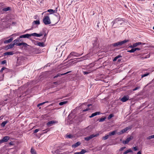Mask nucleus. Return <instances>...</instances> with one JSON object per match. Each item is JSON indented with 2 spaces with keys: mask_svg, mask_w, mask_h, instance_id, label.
I'll return each instance as SVG.
<instances>
[{
  "mask_svg": "<svg viewBox=\"0 0 154 154\" xmlns=\"http://www.w3.org/2000/svg\"><path fill=\"white\" fill-rule=\"evenodd\" d=\"M54 11L53 9H49L47 11V12L50 13V14H52L54 13Z\"/></svg>",
  "mask_w": 154,
  "mask_h": 154,
  "instance_id": "nucleus-31",
  "label": "nucleus"
},
{
  "mask_svg": "<svg viewBox=\"0 0 154 154\" xmlns=\"http://www.w3.org/2000/svg\"><path fill=\"white\" fill-rule=\"evenodd\" d=\"M7 61L6 60H4L3 61H2L1 62V64H5L6 63Z\"/></svg>",
  "mask_w": 154,
  "mask_h": 154,
  "instance_id": "nucleus-44",
  "label": "nucleus"
},
{
  "mask_svg": "<svg viewBox=\"0 0 154 154\" xmlns=\"http://www.w3.org/2000/svg\"><path fill=\"white\" fill-rule=\"evenodd\" d=\"M82 54L83 53L81 54H80L76 52L72 51V52L68 55L67 57V58H72L73 57H79L82 56Z\"/></svg>",
  "mask_w": 154,
  "mask_h": 154,
  "instance_id": "nucleus-2",
  "label": "nucleus"
},
{
  "mask_svg": "<svg viewBox=\"0 0 154 154\" xmlns=\"http://www.w3.org/2000/svg\"><path fill=\"white\" fill-rule=\"evenodd\" d=\"M9 144L10 145H14V142H11L9 143Z\"/></svg>",
  "mask_w": 154,
  "mask_h": 154,
  "instance_id": "nucleus-50",
  "label": "nucleus"
},
{
  "mask_svg": "<svg viewBox=\"0 0 154 154\" xmlns=\"http://www.w3.org/2000/svg\"><path fill=\"white\" fill-rule=\"evenodd\" d=\"M31 36H36L37 37H39V35L38 34H37L36 33H34L31 34Z\"/></svg>",
  "mask_w": 154,
  "mask_h": 154,
  "instance_id": "nucleus-24",
  "label": "nucleus"
},
{
  "mask_svg": "<svg viewBox=\"0 0 154 154\" xmlns=\"http://www.w3.org/2000/svg\"><path fill=\"white\" fill-rule=\"evenodd\" d=\"M74 154H79L78 152H75Z\"/></svg>",
  "mask_w": 154,
  "mask_h": 154,
  "instance_id": "nucleus-64",
  "label": "nucleus"
},
{
  "mask_svg": "<svg viewBox=\"0 0 154 154\" xmlns=\"http://www.w3.org/2000/svg\"><path fill=\"white\" fill-rule=\"evenodd\" d=\"M39 35V37H40L41 36H42L43 35V34L41 33L38 34Z\"/></svg>",
  "mask_w": 154,
  "mask_h": 154,
  "instance_id": "nucleus-61",
  "label": "nucleus"
},
{
  "mask_svg": "<svg viewBox=\"0 0 154 154\" xmlns=\"http://www.w3.org/2000/svg\"><path fill=\"white\" fill-rule=\"evenodd\" d=\"M122 60V59H118V60H117V63H119L120 62H121V60Z\"/></svg>",
  "mask_w": 154,
  "mask_h": 154,
  "instance_id": "nucleus-41",
  "label": "nucleus"
},
{
  "mask_svg": "<svg viewBox=\"0 0 154 154\" xmlns=\"http://www.w3.org/2000/svg\"><path fill=\"white\" fill-rule=\"evenodd\" d=\"M31 36V34H26L24 35H23L20 36V38H29V37Z\"/></svg>",
  "mask_w": 154,
  "mask_h": 154,
  "instance_id": "nucleus-8",
  "label": "nucleus"
},
{
  "mask_svg": "<svg viewBox=\"0 0 154 154\" xmlns=\"http://www.w3.org/2000/svg\"><path fill=\"white\" fill-rule=\"evenodd\" d=\"M116 57H115L114 58V59H113V61H116Z\"/></svg>",
  "mask_w": 154,
  "mask_h": 154,
  "instance_id": "nucleus-63",
  "label": "nucleus"
},
{
  "mask_svg": "<svg viewBox=\"0 0 154 154\" xmlns=\"http://www.w3.org/2000/svg\"><path fill=\"white\" fill-rule=\"evenodd\" d=\"M146 139H152L151 137V136H149L147 137Z\"/></svg>",
  "mask_w": 154,
  "mask_h": 154,
  "instance_id": "nucleus-56",
  "label": "nucleus"
},
{
  "mask_svg": "<svg viewBox=\"0 0 154 154\" xmlns=\"http://www.w3.org/2000/svg\"><path fill=\"white\" fill-rule=\"evenodd\" d=\"M67 103V101H63L59 103V105L60 106H62L65 104H66Z\"/></svg>",
  "mask_w": 154,
  "mask_h": 154,
  "instance_id": "nucleus-26",
  "label": "nucleus"
},
{
  "mask_svg": "<svg viewBox=\"0 0 154 154\" xmlns=\"http://www.w3.org/2000/svg\"><path fill=\"white\" fill-rule=\"evenodd\" d=\"M4 142V141H3V139H2V140H0V144H1Z\"/></svg>",
  "mask_w": 154,
  "mask_h": 154,
  "instance_id": "nucleus-52",
  "label": "nucleus"
},
{
  "mask_svg": "<svg viewBox=\"0 0 154 154\" xmlns=\"http://www.w3.org/2000/svg\"><path fill=\"white\" fill-rule=\"evenodd\" d=\"M14 54L13 51H10V52H6L4 53L3 54L4 56H5L6 55H12Z\"/></svg>",
  "mask_w": 154,
  "mask_h": 154,
  "instance_id": "nucleus-16",
  "label": "nucleus"
},
{
  "mask_svg": "<svg viewBox=\"0 0 154 154\" xmlns=\"http://www.w3.org/2000/svg\"><path fill=\"white\" fill-rule=\"evenodd\" d=\"M133 149L134 151H136L138 150V149L136 147H133Z\"/></svg>",
  "mask_w": 154,
  "mask_h": 154,
  "instance_id": "nucleus-54",
  "label": "nucleus"
},
{
  "mask_svg": "<svg viewBox=\"0 0 154 154\" xmlns=\"http://www.w3.org/2000/svg\"><path fill=\"white\" fill-rule=\"evenodd\" d=\"M86 152V151L83 149H82L80 152H78L79 154H84Z\"/></svg>",
  "mask_w": 154,
  "mask_h": 154,
  "instance_id": "nucleus-27",
  "label": "nucleus"
},
{
  "mask_svg": "<svg viewBox=\"0 0 154 154\" xmlns=\"http://www.w3.org/2000/svg\"><path fill=\"white\" fill-rule=\"evenodd\" d=\"M43 22L45 25H48L51 23L50 18L48 16H45L43 19Z\"/></svg>",
  "mask_w": 154,
  "mask_h": 154,
  "instance_id": "nucleus-3",
  "label": "nucleus"
},
{
  "mask_svg": "<svg viewBox=\"0 0 154 154\" xmlns=\"http://www.w3.org/2000/svg\"><path fill=\"white\" fill-rule=\"evenodd\" d=\"M89 108H86V109H84L83 110V112H86V111H87L88 110H89Z\"/></svg>",
  "mask_w": 154,
  "mask_h": 154,
  "instance_id": "nucleus-48",
  "label": "nucleus"
},
{
  "mask_svg": "<svg viewBox=\"0 0 154 154\" xmlns=\"http://www.w3.org/2000/svg\"><path fill=\"white\" fill-rule=\"evenodd\" d=\"M106 119V117H102L99 120V122H103Z\"/></svg>",
  "mask_w": 154,
  "mask_h": 154,
  "instance_id": "nucleus-30",
  "label": "nucleus"
},
{
  "mask_svg": "<svg viewBox=\"0 0 154 154\" xmlns=\"http://www.w3.org/2000/svg\"><path fill=\"white\" fill-rule=\"evenodd\" d=\"M6 69V68H5V67H2L1 69L0 70V72H2L3 71Z\"/></svg>",
  "mask_w": 154,
  "mask_h": 154,
  "instance_id": "nucleus-43",
  "label": "nucleus"
},
{
  "mask_svg": "<svg viewBox=\"0 0 154 154\" xmlns=\"http://www.w3.org/2000/svg\"><path fill=\"white\" fill-rule=\"evenodd\" d=\"M48 101H46L45 102H43L41 103H39L37 105V106L39 107V106L42 105L46 103H48Z\"/></svg>",
  "mask_w": 154,
  "mask_h": 154,
  "instance_id": "nucleus-36",
  "label": "nucleus"
},
{
  "mask_svg": "<svg viewBox=\"0 0 154 154\" xmlns=\"http://www.w3.org/2000/svg\"><path fill=\"white\" fill-rule=\"evenodd\" d=\"M20 37L19 38H17V39H16V40H18V42L21 41V40H20Z\"/></svg>",
  "mask_w": 154,
  "mask_h": 154,
  "instance_id": "nucleus-55",
  "label": "nucleus"
},
{
  "mask_svg": "<svg viewBox=\"0 0 154 154\" xmlns=\"http://www.w3.org/2000/svg\"><path fill=\"white\" fill-rule=\"evenodd\" d=\"M132 128V125L127 127L121 130L118 133L119 134H121L127 131L131 130Z\"/></svg>",
  "mask_w": 154,
  "mask_h": 154,
  "instance_id": "nucleus-5",
  "label": "nucleus"
},
{
  "mask_svg": "<svg viewBox=\"0 0 154 154\" xmlns=\"http://www.w3.org/2000/svg\"><path fill=\"white\" fill-rule=\"evenodd\" d=\"M149 74V73H147L143 75H142V78H143V77H144L147 76Z\"/></svg>",
  "mask_w": 154,
  "mask_h": 154,
  "instance_id": "nucleus-40",
  "label": "nucleus"
},
{
  "mask_svg": "<svg viewBox=\"0 0 154 154\" xmlns=\"http://www.w3.org/2000/svg\"><path fill=\"white\" fill-rule=\"evenodd\" d=\"M143 44V43H142L140 42H138L137 43H135L133 45V47H136L138 45H140L141 44Z\"/></svg>",
  "mask_w": 154,
  "mask_h": 154,
  "instance_id": "nucleus-20",
  "label": "nucleus"
},
{
  "mask_svg": "<svg viewBox=\"0 0 154 154\" xmlns=\"http://www.w3.org/2000/svg\"><path fill=\"white\" fill-rule=\"evenodd\" d=\"M31 153L32 154H36V152L35 151V150L34 149H31Z\"/></svg>",
  "mask_w": 154,
  "mask_h": 154,
  "instance_id": "nucleus-35",
  "label": "nucleus"
},
{
  "mask_svg": "<svg viewBox=\"0 0 154 154\" xmlns=\"http://www.w3.org/2000/svg\"><path fill=\"white\" fill-rule=\"evenodd\" d=\"M7 123V121H4L2 123L1 126L2 127H4Z\"/></svg>",
  "mask_w": 154,
  "mask_h": 154,
  "instance_id": "nucleus-28",
  "label": "nucleus"
},
{
  "mask_svg": "<svg viewBox=\"0 0 154 154\" xmlns=\"http://www.w3.org/2000/svg\"><path fill=\"white\" fill-rule=\"evenodd\" d=\"M81 144V142L79 141L75 143L72 145V146L73 148H75L79 146Z\"/></svg>",
  "mask_w": 154,
  "mask_h": 154,
  "instance_id": "nucleus-13",
  "label": "nucleus"
},
{
  "mask_svg": "<svg viewBox=\"0 0 154 154\" xmlns=\"http://www.w3.org/2000/svg\"><path fill=\"white\" fill-rule=\"evenodd\" d=\"M73 137L72 135L71 134L67 135H66V137L67 138H70L72 137Z\"/></svg>",
  "mask_w": 154,
  "mask_h": 154,
  "instance_id": "nucleus-34",
  "label": "nucleus"
},
{
  "mask_svg": "<svg viewBox=\"0 0 154 154\" xmlns=\"http://www.w3.org/2000/svg\"><path fill=\"white\" fill-rule=\"evenodd\" d=\"M17 45L18 46L21 45H22V42L17 43Z\"/></svg>",
  "mask_w": 154,
  "mask_h": 154,
  "instance_id": "nucleus-51",
  "label": "nucleus"
},
{
  "mask_svg": "<svg viewBox=\"0 0 154 154\" xmlns=\"http://www.w3.org/2000/svg\"><path fill=\"white\" fill-rule=\"evenodd\" d=\"M71 72V71H68L66 72V73H63V74H60V73H59L57 74L56 75L54 76V79L56 78H57L58 77H60L61 76L64 75L67 73H70Z\"/></svg>",
  "mask_w": 154,
  "mask_h": 154,
  "instance_id": "nucleus-9",
  "label": "nucleus"
},
{
  "mask_svg": "<svg viewBox=\"0 0 154 154\" xmlns=\"http://www.w3.org/2000/svg\"><path fill=\"white\" fill-rule=\"evenodd\" d=\"M57 8H56V9L55 10H54V13H56L57 11Z\"/></svg>",
  "mask_w": 154,
  "mask_h": 154,
  "instance_id": "nucleus-58",
  "label": "nucleus"
},
{
  "mask_svg": "<svg viewBox=\"0 0 154 154\" xmlns=\"http://www.w3.org/2000/svg\"><path fill=\"white\" fill-rule=\"evenodd\" d=\"M128 51L129 52H130V53H133V52H135V50L134 48V49H132Z\"/></svg>",
  "mask_w": 154,
  "mask_h": 154,
  "instance_id": "nucleus-39",
  "label": "nucleus"
},
{
  "mask_svg": "<svg viewBox=\"0 0 154 154\" xmlns=\"http://www.w3.org/2000/svg\"><path fill=\"white\" fill-rule=\"evenodd\" d=\"M140 88V87H136V88H134V89H133V91H136V90L139 89V88Z\"/></svg>",
  "mask_w": 154,
  "mask_h": 154,
  "instance_id": "nucleus-47",
  "label": "nucleus"
},
{
  "mask_svg": "<svg viewBox=\"0 0 154 154\" xmlns=\"http://www.w3.org/2000/svg\"><path fill=\"white\" fill-rule=\"evenodd\" d=\"M52 152L53 154H60V151L59 150L57 149L54 152L52 151Z\"/></svg>",
  "mask_w": 154,
  "mask_h": 154,
  "instance_id": "nucleus-23",
  "label": "nucleus"
},
{
  "mask_svg": "<svg viewBox=\"0 0 154 154\" xmlns=\"http://www.w3.org/2000/svg\"><path fill=\"white\" fill-rule=\"evenodd\" d=\"M14 43L15 45H17V44L18 42V40L15 39L14 41Z\"/></svg>",
  "mask_w": 154,
  "mask_h": 154,
  "instance_id": "nucleus-42",
  "label": "nucleus"
},
{
  "mask_svg": "<svg viewBox=\"0 0 154 154\" xmlns=\"http://www.w3.org/2000/svg\"><path fill=\"white\" fill-rule=\"evenodd\" d=\"M13 38H11L10 39L8 40H6L4 41V43L5 44H7L8 43H9L11 42V41L13 40Z\"/></svg>",
  "mask_w": 154,
  "mask_h": 154,
  "instance_id": "nucleus-17",
  "label": "nucleus"
},
{
  "mask_svg": "<svg viewBox=\"0 0 154 154\" xmlns=\"http://www.w3.org/2000/svg\"><path fill=\"white\" fill-rule=\"evenodd\" d=\"M88 56L87 55L81 57L79 58H76L78 60V62L82 61V60L86 59L88 58Z\"/></svg>",
  "mask_w": 154,
  "mask_h": 154,
  "instance_id": "nucleus-10",
  "label": "nucleus"
},
{
  "mask_svg": "<svg viewBox=\"0 0 154 154\" xmlns=\"http://www.w3.org/2000/svg\"><path fill=\"white\" fill-rule=\"evenodd\" d=\"M151 137L152 139L154 138V135H151Z\"/></svg>",
  "mask_w": 154,
  "mask_h": 154,
  "instance_id": "nucleus-59",
  "label": "nucleus"
},
{
  "mask_svg": "<svg viewBox=\"0 0 154 154\" xmlns=\"http://www.w3.org/2000/svg\"><path fill=\"white\" fill-rule=\"evenodd\" d=\"M100 112H97L94 113H92L91 115L90 116V118H92L97 115H99L100 114Z\"/></svg>",
  "mask_w": 154,
  "mask_h": 154,
  "instance_id": "nucleus-15",
  "label": "nucleus"
},
{
  "mask_svg": "<svg viewBox=\"0 0 154 154\" xmlns=\"http://www.w3.org/2000/svg\"><path fill=\"white\" fill-rule=\"evenodd\" d=\"M33 23H34L36 25H39L40 24V22L39 20H34L33 21Z\"/></svg>",
  "mask_w": 154,
  "mask_h": 154,
  "instance_id": "nucleus-25",
  "label": "nucleus"
},
{
  "mask_svg": "<svg viewBox=\"0 0 154 154\" xmlns=\"http://www.w3.org/2000/svg\"><path fill=\"white\" fill-rule=\"evenodd\" d=\"M133 139V137L130 136L129 137L127 138L125 140L123 141V143L124 144H127L128 143L130 140Z\"/></svg>",
  "mask_w": 154,
  "mask_h": 154,
  "instance_id": "nucleus-7",
  "label": "nucleus"
},
{
  "mask_svg": "<svg viewBox=\"0 0 154 154\" xmlns=\"http://www.w3.org/2000/svg\"><path fill=\"white\" fill-rule=\"evenodd\" d=\"M97 40L98 39L97 38H94V39L93 40V44L94 46H97Z\"/></svg>",
  "mask_w": 154,
  "mask_h": 154,
  "instance_id": "nucleus-12",
  "label": "nucleus"
},
{
  "mask_svg": "<svg viewBox=\"0 0 154 154\" xmlns=\"http://www.w3.org/2000/svg\"><path fill=\"white\" fill-rule=\"evenodd\" d=\"M24 47H26L27 46H29V45H28L25 42H22V45Z\"/></svg>",
  "mask_w": 154,
  "mask_h": 154,
  "instance_id": "nucleus-32",
  "label": "nucleus"
},
{
  "mask_svg": "<svg viewBox=\"0 0 154 154\" xmlns=\"http://www.w3.org/2000/svg\"><path fill=\"white\" fill-rule=\"evenodd\" d=\"M14 45H15L14 44V43L13 44L11 43L9 45V48H12L14 47Z\"/></svg>",
  "mask_w": 154,
  "mask_h": 154,
  "instance_id": "nucleus-38",
  "label": "nucleus"
},
{
  "mask_svg": "<svg viewBox=\"0 0 154 154\" xmlns=\"http://www.w3.org/2000/svg\"><path fill=\"white\" fill-rule=\"evenodd\" d=\"M11 10V8L10 7H8L7 8H3L2 11H10Z\"/></svg>",
  "mask_w": 154,
  "mask_h": 154,
  "instance_id": "nucleus-22",
  "label": "nucleus"
},
{
  "mask_svg": "<svg viewBox=\"0 0 154 154\" xmlns=\"http://www.w3.org/2000/svg\"><path fill=\"white\" fill-rule=\"evenodd\" d=\"M113 114H110L109 115V116H108L107 119H111L112 118L113 116Z\"/></svg>",
  "mask_w": 154,
  "mask_h": 154,
  "instance_id": "nucleus-33",
  "label": "nucleus"
},
{
  "mask_svg": "<svg viewBox=\"0 0 154 154\" xmlns=\"http://www.w3.org/2000/svg\"><path fill=\"white\" fill-rule=\"evenodd\" d=\"M129 97L128 96H124L121 100L123 102H125L129 99Z\"/></svg>",
  "mask_w": 154,
  "mask_h": 154,
  "instance_id": "nucleus-11",
  "label": "nucleus"
},
{
  "mask_svg": "<svg viewBox=\"0 0 154 154\" xmlns=\"http://www.w3.org/2000/svg\"><path fill=\"white\" fill-rule=\"evenodd\" d=\"M122 57V56H121L120 55H118V56H116V61H117V60L118 58H119L120 57Z\"/></svg>",
  "mask_w": 154,
  "mask_h": 154,
  "instance_id": "nucleus-46",
  "label": "nucleus"
},
{
  "mask_svg": "<svg viewBox=\"0 0 154 154\" xmlns=\"http://www.w3.org/2000/svg\"><path fill=\"white\" fill-rule=\"evenodd\" d=\"M2 139L4 142H6L9 139V137L8 136H6L4 137Z\"/></svg>",
  "mask_w": 154,
  "mask_h": 154,
  "instance_id": "nucleus-19",
  "label": "nucleus"
},
{
  "mask_svg": "<svg viewBox=\"0 0 154 154\" xmlns=\"http://www.w3.org/2000/svg\"><path fill=\"white\" fill-rule=\"evenodd\" d=\"M55 123L54 121H51L48 122L47 123V125L49 126H51Z\"/></svg>",
  "mask_w": 154,
  "mask_h": 154,
  "instance_id": "nucleus-14",
  "label": "nucleus"
},
{
  "mask_svg": "<svg viewBox=\"0 0 154 154\" xmlns=\"http://www.w3.org/2000/svg\"><path fill=\"white\" fill-rule=\"evenodd\" d=\"M99 134H92L90 135L89 136L85 138V140L87 141H89L90 139H91L92 138H93L94 137H97L99 136Z\"/></svg>",
  "mask_w": 154,
  "mask_h": 154,
  "instance_id": "nucleus-4",
  "label": "nucleus"
},
{
  "mask_svg": "<svg viewBox=\"0 0 154 154\" xmlns=\"http://www.w3.org/2000/svg\"><path fill=\"white\" fill-rule=\"evenodd\" d=\"M133 151L131 149H128L126 151H125L124 152L123 154H126L129 152H132Z\"/></svg>",
  "mask_w": 154,
  "mask_h": 154,
  "instance_id": "nucleus-21",
  "label": "nucleus"
},
{
  "mask_svg": "<svg viewBox=\"0 0 154 154\" xmlns=\"http://www.w3.org/2000/svg\"><path fill=\"white\" fill-rule=\"evenodd\" d=\"M39 129H36L34 131V133H37L38 131H39Z\"/></svg>",
  "mask_w": 154,
  "mask_h": 154,
  "instance_id": "nucleus-45",
  "label": "nucleus"
},
{
  "mask_svg": "<svg viewBox=\"0 0 154 154\" xmlns=\"http://www.w3.org/2000/svg\"><path fill=\"white\" fill-rule=\"evenodd\" d=\"M137 154H141V153L140 151H139L137 153Z\"/></svg>",
  "mask_w": 154,
  "mask_h": 154,
  "instance_id": "nucleus-60",
  "label": "nucleus"
},
{
  "mask_svg": "<svg viewBox=\"0 0 154 154\" xmlns=\"http://www.w3.org/2000/svg\"><path fill=\"white\" fill-rule=\"evenodd\" d=\"M36 45L41 47H43L45 46L44 43L41 42H38Z\"/></svg>",
  "mask_w": 154,
  "mask_h": 154,
  "instance_id": "nucleus-18",
  "label": "nucleus"
},
{
  "mask_svg": "<svg viewBox=\"0 0 154 154\" xmlns=\"http://www.w3.org/2000/svg\"><path fill=\"white\" fill-rule=\"evenodd\" d=\"M125 148V147H123L122 148H121L120 149V151H122L123 150V149H124Z\"/></svg>",
  "mask_w": 154,
  "mask_h": 154,
  "instance_id": "nucleus-49",
  "label": "nucleus"
},
{
  "mask_svg": "<svg viewBox=\"0 0 154 154\" xmlns=\"http://www.w3.org/2000/svg\"><path fill=\"white\" fill-rule=\"evenodd\" d=\"M123 21L122 20H118L117 21L116 23H117V24H122L123 23Z\"/></svg>",
  "mask_w": 154,
  "mask_h": 154,
  "instance_id": "nucleus-37",
  "label": "nucleus"
},
{
  "mask_svg": "<svg viewBox=\"0 0 154 154\" xmlns=\"http://www.w3.org/2000/svg\"><path fill=\"white\" fill-rule=\"evenodd\" d=\"M111 45L113 46H114L115 47L116 46V43H114L113 44L111 45Z\"/></svg>",
  "mask_w": 154,
  "mask_h": 154,
  "instance_id": "nucleus-62",
  "label": "nucleus"
},
{
  "mask_svg": "<svg viewBox=\"0 0 154 154\" xmlns=\"http://www.w3.org/2000/svg\"><path fill=\"white\" fill-rule=\"evenodd\" d=\"M129 42V40H125L123 41L119 42L117 43H116V47L117 46L119 45H121L122 44H123L127 42Z\"/></svg>",
  "mask_w": 154,
  "mask_h": 154,
  "instance_id": "nucleus-6",
  "label": "nucleus"
},
{
  "mask_svg": "<svg viewBox=\"0 0 154 154\" xmlns=\"http://www.w3.org/2000/svg\"><path fill=\"white\" fill-rule=\"evenodd\" d=\"M91 71L90 70H87L83 71V73L84 75H87L91 73Z\"/></svg>",
  "mask_w": 154,
  "mask_h": 154,
  "instance_id": "nucleus-29",
  "label": "nucleus"
},
{
  "mask_svg": "<svg viewBox=\"0 0 154 154\" xmlns=\"http://www.w3.org/2000/svg\"><path fill=\"white\" fill-rule=\"evenodd\" d=\"M134 49H135V51H136L137 50H140V48H134Z\"/></svg>",
  "mask_w": 154,
  "mask_h": 154,
  "instance_id": "nucleus-53",
  "label": "nucleus"
},
{
  "mask_svg": "<svg viewBox=\"0 0 154 154\" xmlns=\"http://www.w3.org/2000/svg\"><path fill=\"white\" fill-rule=\"evenodd\" d=\"M116 134V130L110 132L108 133V134L103 137H102V139L103 140H105L109 138L111 140H112V136Z\"/></svg>",
  "mask_w": 154,
  "mask_h": 154,
  "instance_id": "nucleus-1",
  "label": "nucleus"
},
{
  "mask_svg": "<svg viewBox=\"0 0 154 154\" xmlns=\"http://www.w3.org/2000/svg\"><path fill=\"white\" fill-rule=\"evenodd\" d=\"M149 57V56L148 55H147L146 57H143L142 58H143V59L146 58H148Z\"/></svg>",
  "mask_w": 154,
  "mask_h": 154,
  "instance_id": "nucleus-57",
  "label": "nucleus"
}]
</instances>
